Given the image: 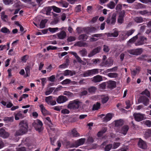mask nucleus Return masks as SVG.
<instances>
[{"label":"nucleus","instance_id":"obj_34","mask_svg":"<svg viewBox=\"0 0 151 151\" xmlns=\"http://www.w3.org/2000/svg\"><path fill=\"white\" fill-rule=\"evenodd\" d=\"M3 120L7 123L11 122H13L14 120V117L13 116L6 117L4 118Z\"/></svg>","mask_w":151,"mask_h":151},{"label":"nucleus","instance_id":"obj_44","mask_svg":"<svg viewBox=\"0 0 151 151\" xmlns=\"http://www.w3.org/2000/svg\"><path fill=\"white\" fill-rule=\"evenodd\" d=\"M134 21L137 23H140L143 22V18L141 17H136L134 19Z\"/></svg>","mask_w":151,"mask_h":151},{"label":"nucleus","instance_id":"obj_59","mask_svg":"<svg viewBox=\"0 0 151 151\" xmlns=\"http://www.w3.org/2000/svg\"><path fill=\"white\" fill-rule=\"evenodd\" d=\"M70 80L69 79H67L63 81L62 82L61 84L63 85H65L68 84L70 82Z\"/></svg>","mask_w":151,"mask_h":151},{"label":"nucleus","instance_id":"obj_21","mask_svg":"<svg viewBox=\"0 0 151 151\" xmlns=\"http://www.w3.org/2000/svg\"><path fill=\"white\" fill-rule=\"evenodd\" d=\"M68 135L73 137H76L80 136L79 134L77 132L76 129H73L68 132Z\"/></svg>","mask_w":151,"mask_h":151},{"label":"nucleus","instance_id":"obj_32","mask_svg":"<svg viewBox=\"0 0 151 151\" xmlns=\"http://www.w3.org/2000/svg\"><path fill=\"white\" fill-rule=\"evenodd\" d=\"M88 37L86 34H82L79 36V40L85 41L87 39Z\"/></svg>","mask_w":151,"mask_h":151},{"label":"nucleus","instance_id":"obj_6","mask_svg":"<svg viewBox=\"0 0 151 151\" xmlns=\"http://www.w3.org/2000/svg\"><path fill=\"white\" fill-rule=\"evenodd\" d=\"M113 63V60L111 58H109L106 60L101 63L100 65L101 67H109L112 65Z\"/></svg>","mask_w":151,"mask_h":151},{"label":"nucleus","instance_id":"obj_53","mask_svg":"<svg viewBox=\"0 0 151 151\" xmlns=\"http://www.w3.org/2000/svg\"><path fill=\"white\" fill-rule=\"evenodd\" d=\"M107 96H103L101 98V102L103 104L106 103L109 99Z\"/></svg>","mask_w":151,"mask_h":151},{"label":"nucleus","instance_id":"obj_39","mask_svg":"<svg viewBox=\"0 0 151 151\" xmlns=\"http://www.w3.org/2000/svg\"><path fill=\"white\" fill-rule=\"evenodd\" d=\"M148 58V56L146 55H142L138 58V59L140 60H145L147 62Z\"/></svg>","mask_w":151,"mask_h":151},{"label":"nucleus","instance_id":"obj_15","mask_svg":"<svg viewBox=\"0 0 151 151\" xmlns=\"http://www.w3.org/2000/svg\"><path fill=\"white\" fill-rule=\"evenodd\" d=\"M9 135V133L6 132L5 130L2 128L0 129V136L4 138H7Z\"/></svg>","mask_w":151,"mask_h":151},{"label":"nucleus","instance_id":"obj_57","mask_svg":"<svg viewBox=\"0 0 151 151\" xmlns=\"http://www.w3.org/2000/svg\"><path fill=\"white\" fill-rule=\"evenodd\" d=\"M110 50V49L109 46L106 45H104L103 46V50L106 52H109Z\"/></svg>","mask_w":151,"mask_h":151},{"label":"nucleus","instance_id":"obj_26","mask_svg":"<svg viewBox=\"0 0 151 151\" xmlns=\"http://www.w3.org/2000/svg\"><path fill=\"white\" fill-rule=\"evenodd\" d=\"M74 45L80 47H87L88 46L87 44V43L82 41L77 42Z\"/></svg>","mask_w":151,"mask_h":151},{"label":"nucleus","instance_id":"obj_30","mask_svg":"<svg viewBox=\"0 0 151 151\" xmlns=\"http://www.w3.org/2000/svg\"><path fill=\"white\" fill-rule=\"evenodd\" d=\"M78 53L82 57L85 56L87 55V51L85 48H83L82 50H80Z\"/></svg>","mask_w":151,"mask_h":151},{"label":"nucleus","instance_id":"obj_43","mask_svg":"<svg viewBox=\"0 0 151 151\" xmlns=\"http://www.w3.org/2000/svg\"><path fill=\"white\" fill-rule=\"evenodd\" d=\"M139 71V68H135V69L131 71V74L132 76L134 77L136 74L138 73Z\"/></svg>","mask_w":151,"mask_h":151},{"label":"nucleus","instance_id":"obj_14","mask_svg":"<svg viewBox=\"0 0 151 151\" xmlns=\"http://www.w3.org/2000/svg\"><path fill=\"white\" fill-rule=\"evenodd\" d=\"M107 34L108 37H116L118 35L119 33L117 29L115 28L113 29L112 33H108Z\"/></svg>","mask_w":151,"mask_h":151},{"label":"nucleus","instance_id":"obj_2","mask_svg":"<svg viewBox=\"0 0 151 151\" xmlns=\"http://www.w3.org/2000/svg\"><path fill=\"white\" fill-rule=\"evenodd\" d=\"M28 128V124L27 121L22 120L19 123V129L15 133L16 137L23 135L27 132Z\"/></svg>","mask_w":151,"mask_h":151},{"label":"nucleus","instance_id":"obj_41","mask_svg":"<svg viewBox=\"0 0 151 151\" xmlns=\"http://www.w3.org/2000/svg\"><path fill=\"white\" fill-rule=\"evenodd\" d=\"M107 76L111 78H116L118 77V74L116 73H108Z\"/></svg>","mask_w":151,"mask_h":151},{"label":"nucleus","instance_id":"obj_25","mask_svg":"<svg viewBox=\"0 0 151 151\" xmlns=\"http://www.w3.org/2000/svg\"><path fill=\"white\" fill-rule=\"evenodd\" d=\"M107 130V128L106 127H103L99 131L97 134V135L98 137H101L105 133Z\"/></svg>","mask_w":151,"mask_h":151},{"label":"nucleus","instance_id":"obj_16","mask_svg":"<svg viewBox=\"0 0 151 151\" xmlns=\"http://www.w3.org/2000/svg\"><path fill=\"white\" fill-rule=\"evenodd\" d=\"M68 100L67 97L63 96H59L57 99L58 103H63Z\"/></svg>","mask_w":151,"mask_h":151},{"label":"nucleus","instance_id":"obj_55","mask_svg":"<svg viewBox=\"0 0 151 151\" xmlns=\"http://www.w3.org/2000/svg\"><path fill=\"white\" fill-rule=\"evenodd\" d=\"M135 30L134 29H131L128 31H126V34H125L127 35V37H129V36L131 35L134 32Z\"/></svg>","mask_w":151,"mask_h":151},{"label":"nucleus","instance_id":"obj_62","mask_svg":"<svg viewBox=\"0 0 151 151\" xmlns=\"http://www.w3.org/2000/svg\"><path fill=\"white\" fill-rule=\"evenodd\" d=\"M49 31L52 32V33H54L57 31L58 29V28L57 27L56 28H49Z\"/></svg>","mask_w":151,"mask_h":151},{"label":"nucleus","instance_id":"obj_10","mask_svg":"<svg viewBox=\"0 0 151 151\" xmlns=\"http://www.w3.org/2000/svg\"><path fill=\"white\" fill-rule=\"evenodd\" d=\"M133 116L135 120L136 121L139 122L144 119L145 115L142 114L135 113L133 114Z\"/></svg>","mask_w":151,"mask_h":151},{"label":"nucleus","instance_id":"obj_37","mask_svg":"<svg viewBox=\"0 0 151 151\" xmlns=\"http://www.w3.org/2000/svg\"><path fill=\"white\" fill-rule=\"evenodd\" d=\"M1 19L4 21L6 22L8 21V16L5 14L4 12H2L1 13Z\"/></svg>","mask_w":151,"mask_h":151},{"label":"nucleus","instance_id":"obj_40","mask_svg":"<svg viewBox=\"0 0 151 151\" xmlns=\"http://www.w3.org/2000/svg\"><path fill=\"white\" fill-rule=\"evenodd\" d=\"M100 103L97 102L93 105L92 110L93 111L97 110L100 108Z\"/></svg>","mask_w":151,"mask_h":151},{"label":"nucleus","instance_id":"obj_27","mask_svg":"<svg viewBox=\"0 0 151 151\" xmlns=\"http://www.w3.org/2000/svg\"><path fill=\"white\" fill-rule=\"evenodd\" d=\"M112 117V115L111 113L107 114L105 117L103 118V121L104 122H107L110 121Z\"/></svg>","mask_w":151,"mask_h":151},{"label":"nucleus","instance_id":"obj_50","mask_svg":"<svg viewBox=\"0 0 151 151\" xmlns=\"http://www.w3.org/2000/svg\"><path fill=\"white\" fill-rule=\"evenodd\" d=\"M52 99V97L50 96L45 97V101L47 104H49Z\"/></svg>","mask_w":151,"mask_h":151},{"label":"nucleus","instance_id":"obj_4","mask_svg":"<svg viewBox=\"0 0 151 151\" xmlns=\"http://www.w3.org/2000/svg\"><path fill=\"white\" fill-rule=\"evenodd\" d=\"M100 72H102L103 70L98 69H94L91 70H88L85 71L83 74L80 75L82 77H88L97 74L99 73V70Z\"/></svg>","mask_w":151,"mask_h":151},{"label":"nucleus","instance_id":"obj_3","mask_svg":"<svg viewBox=\"0 0 151 151\" xmlns=\"http://www.w3.org/2000/svg\"><path fill=\"white\" fill-rule=\"evenodd\" d=\"M81 103V102L78 99H75L70 102L68 106V107L71 109H77L80 106Z\"/></svg>","mask_w":151,"mask_h":151},{"label":"nucleus","instance_id":"obj_29","mask_svg":"<svg viewBox=\"0 0 151 151\" xmlns=\"http://www.w3.org/2000/svg\"><path fill=\"white\" fill-rule=\"evenodd\" d=\"M115 122V126L116 127H118L122 126L124 124L123 121L121 119L116 120Z\"/></svg>","mask_w":151,"mask_h":151},{"label":"nucleus","instance_id":"obj_1","mask_svg":"<svg viewBox=\"0 0 151 151\" xmlns=\"http://www.w3.org/2000/svg\"><path fill=\"white\" fill-rule=\"evenodd\" d=\"M140 33H139L137 35L134 36L128 41V42L131 43H134L136 46L141 45L145 43L147 39L144 36H139Z\"/></svg>","mask_w":151,"mask_h":151},{"label":"nucleus","instance_id":"obj_61","mask_svg":"<svg viewBox=\"0 0 151 151\" xmlns=\"http://www.w3.org/2000/svg\"><path fill=\"white\" fill-rule=\"evenodd\" d=\"M63 94L66 95L68 96L71 97L73 96V94L68 91H65L64 92Z\"/></svg>","mask_w":151,"mask_h":151},{"label":"nucleus","instance_id":"obj_35","mask_svg":"<svg viewBox=\"0 0 151 151\" xmlns=\"http://www.w3.org/2000/svg\"><path fill=\"white\" fill-rule=\"evenodd\" d=\"M86 27L82 28L81 27H78L76 29L77 32L78 33V34H80L81 33H83V32H84L86 33Z\"/></svg>","mask_w":151,"mask_h":151},{"label":"nucleus","instance_id":"obj_38","mask_svg":"<svg viewBox=\"0 0 151 151\" xmlns=\"http://www.w3.org/2000/svg\"><path fill=\"white\" fill-rule=\"evenodd\" d=\"M45 13L47 15H49L50 14L51 11L52 10L51 6H49L45 8Z\"/></svg>","mask_w":151,"mask_h":151},{"label":"nucleus","instance_id":"obj_64","mask_svg":"<svg viewBox=\"0 0 151 151\" xmlns=\"http://www.w3.org/2000/svg\"><path fill=\"white\" fill-rule=\"evenodd\" d=\"M106 86V83L104 82L99 85V88L100 89H104L105 88Z\"/></svg>","mask_w":151,"mask_h":151},{"label":"nucleus","instance_id":"obj_33","mask_svg":"<svg viewBox=\"0 0 151 151\" xmlns=\"http://www.w3.org/2000/svg\"><path fill=\"white\" fill-rule=\"evenodd\" d=\"M88 92L90 93L93 94L97 90V88L94 86H91L89 87L88 89Z\"/></svg>","mask_w":151,"mask_h":151},{"label":"nucleus","instance_id":"obj_48","mask_svg":"<svg viewBox=\"0 0 151 151\" xmlns=\"http://www.w3.org/2000/svg\"><path fill=\"white\" fill-rule=\"evenodd\" d=\"M1 32L9 34L10 33V31L6 27H3L1 29Z\"/></svg>","mask_w":151,"mask_h":151},{"label":"nucleus","instance_id":"obj_8","mask_svg":"<svg viewBox=\"0 0 151 151\" xmlns=\"http://www.w3.org/2000/svg\"><path fill=\"white\" fill-rule=\"evenodd\" d=\"M116 14L113 13L111 17L109 16L108 17L106 22L109 24L114 25L116 21Z\"/></svg>","mask_w":151,"mask_h":151},{"label":"nucleus","instance_id":"obj_47","mask_svg":"<svg viewBox=\"0 0 151 151\" xmlns=\"http://www.w3.org/2000/svg\"><path fill=\"white\" fill-rule=\"evenodd\" d=\"M25 70L26 73V77L29 76L30 73V67L29 66H27L25 68Z\"/></svg>","mask_w":151,"mask_h":151},{"label":"nucleus","instance_id":"obj_42","mask_svg":"<svg viewBox=\"0 0 151 151\" xmlns=\"http://www.w3.org/2000/svg\"><path fill=\"white\" fill-rule=\"evenodd\" d=\"M47 22V19H44V20H42L40 24V28H43L45 27V24Z\"/></svg>","mask_w":151,"mask_h":151},{"label":"nucleus","instance_id":"obj_24","mask_svg":"<svg viewBox=\"0 0 151 151\" xmlns=\"http://www.w3.org/2000/svg\"><path fill=\"white\" fill-rule=\"evenodd\" d=\"M66 36V33L64 31H62L58 34V37L60 39H63Z\"/></svg>","mask_w":151,"mask_h":151},{"label":"nucleus","instance_id":"obj_51","mask_svg":"<svg viewBox=\"0 0 151 151\" xmlns=\"http://www.w3.org/2000/svg\"><path fill=\"white\" fill-rule=\"evenodd\" d=\"M122 5L121 4H118L115 8V9L116 10V12H119L120 11H121V10L122 9Z\"/></svg>","mask_w":151,"mask_h":151},{"label":"nucleus","instance_id":"obj_54","mask_svg":"<svg viewBox=\"0 0 151 151\" xmlns=\"http://www.w3.org/2000/svg\"><path fill=\"white\" fill-rule=\"evenodd\" d=\"M120 145V143L119 142H114L113 143L112 149H114L118 148Z\"/></svg>","mask_w":151,"mask_h":151},{"label":"nucleus","instance_id":"obj_13","mask_svg":"<svg viewBox=\"0 0 151 151\" xmlns=\"http://www.w3.org/2000/svg\"><path fill=\"white\" fill-rule=\"evenodd\" d=\"M138 145L139 147L142 149H145L147 147L146 142L141 139H139Z\"/></svg>","mask_w":151,"mask_h":151},{"label":"nucleus","instance_id":"obj_49","mask_svg":"<svg viewBox=\"0 0 151 151\" xmlns=\"http://www.w3.org/2000/svg\"><path fill=\"white\" fill-rule=\"evenodd\" d=\"M51 7L52 9H53L55 12L58 13L60 12L61 11L60 9L54 6H52Z\"/></svg>","mask_w":151,"mask_h":151},{"label":"nucleus","instance_id":"obj_60","mask_svg":"<svg viewBox=\"0 0 151 151\" xmlns=\"http://www.w3.org/2000/svg\"><path fill=\"white\" fill-rule=\"evenodd\" d=\"M125 104L127 106L125 107V108L128 109L130 108L131 106L130 102L129 100H127L126 101Z\"/></svg>","mask_w":151,"mask_h":151},{"label":"nucleus","instance_id":"obj_11","mask_svg":"<svg viewBox=\"0 0 151 151\" xmlns=\"http://www.w3.org/2000/svg\"><path fill=\"white\" fill-rule=\"evenodd\" d=\"M149 99L145 96H141L138 101L139 103H142L146 106L149 104Z\"/></svg>","mask_w":151,"mask_h":151},{"label":"nucleus","instance_id":"obj_5","mask_svg":"<svg viewBox=\"0 0 151 151\" xmlns=\"http://www.w3.org/2000/svg\"><path fill=\"white\" fill-rule=\"evenodd\" d=\"M32 125L36 130L39 132H41L43 129V123L39 119H37L35 120L33 123Z\"/></svg>","mask_w":151,"mask_h":151},{"label":"nucleus","instance_id":"obj_56","mask_svg":"<svg viewBox=\"0 0 151 151\" xmlns=\"http://www.w3.org/2000/svg\"><path fill=\"white\" fill-rule=\"evenodd\" d=\"M119 17L124 18L125 17V12L124 10H122L119 12Z\"/></svg>","mask_w":151,"mask_h":151},{"label":"nucleus","instance_id":"obj_19","mask_svg":"<svg viewBox=\"0 0 151 151\" xmlns=\"http://www.w3.org/2000/svg\"><path fill=\"white\" fill-rule=\"evenodd\" d=\"M76 74V72L73 70H67L63 72V74L65 76H72Z\"/></svg>","mask_w":151,"mask_h":151},{"label":"nucleus","instance_id":"obj_20","mask_svg":"<svg viewBox=\"0 0 151 151\" xmlns=\"http://www.w3.org/2000/svg\"><path fill=\"white\" fill-rule=\"evenodd\" d=\"M129 129V127L127 125H124L120 131L119 133L123 134L124 135H125Z\"/></svg>","mask_w":151,"mask_h":151},{"label":"nucleus","instance_id":"obj_7","mask_svg":"<svg viewBox=\"0 0 151 151\" xmlns=\"http://www.w3.org/2000/svg\"><path fill=\"white\" fill-rule=\"evenodd\" d=\"M86 141L85 138H81L76 141L70 145L71 147H77L79 146L83 145Z\"/></svg>","mask_w":151,"mask_h":151},{"label":"nucleus","instance_id":"obj_12","mask_svg":"<svg viewBox=\"0 0 151 151\" xmlns=\"http://www.w3.org/2000/svg\"><path fill=\"white\" fill-rule=\"evenodd\" d=\"M99 29L98 27H86L85 29L86 33L89 34L92 32H97Z\"/></svg>","mask_w":151,"mask_h":151},{"label":"nucleus","instance_id":"obj_18","mask_svg":"<svg viewBox=\"0 0 151 151\" xmlns=\"http://www.w3.org/2000/svg\"><path fill=\"white\" fill-rule=\"evenodd\" d=\"M107 143V142L106 141L104 142L101 145V146L102 147H104V146H105V147L104 148L105 151H109L111 148H112V145L111 144H109L106 145Z\"/></svg>","mask_w":151,"mask_h":151},{"label":"nucleus","instance_id":"obj_22","mask_svg":"<svg viewBox=\"0 0 151 151\" xmlns=\"http://www.w3.org/2000/svg\"><path fill=\"white\" fill-rule=\"evenodd\" d=\"M103 80L102 77L100 75H97L94 76L92 80V81L94 83L100 82Z\"/></svg>","mask_w":151,"mask_h":151},{"label":"nucleus","instance_id":"obj_31","mask_svg":"<svg viewBox=\"0 0 151 151\" xmlns=\"http://www.w3.org/2000/svg\"><path fill=\"white\" fill-rule=\"evenodd\" d=\"M69 60L68 59H66L65 63L60 65L59 66V68H67L69 65Z\"/></svg>","mask_w":151,"mask_h":151},{"label":"nucleus","instance_id":"obj_58","mask_svg":"<svg viewBox=\"0 0 151 151\" xmlns=\"http://www.w3.org/2000/svg\"><path fill=\"white\" fill-rule=\"evenodd\" d=\"M55 79V75H52L50 77L48 78V80L51 82H54Z\"/></svg>","mask_w":151,"mask_h":151},{"label":"nucleus","instance_id":"obj_17","mask_svg":"<svg viewBox=\"0 0 151 151\" xmlns=\"http://www.w3.org/2000/svg\"><path fill=\"white\" fill-rule=\"evenodd\" d=\"M101 50V47H98L93 50L88 55V56L90 58L92 57L96 53L99 52Z\"/></svg>","mask_w":151,"mask_h":151},{"label":"nucleus","instance_id":"obj_46","mask_svg":"<svg viewBox=\"0 0 151 151\" xmlns=\"http://www.w3.org/2000/svg\"><path fill=\"white\" fill-rule=\"evenodd\" d=\"M141 94L142 95H145L148 97H149L150 96V92L147 89H146L144 91H143Z\"/></svg>","mask_w":151,"mask_h":151},{"label":"nucleus","instance_id":"obj_9","mask_svg":"<svg viewBox=\"0 0 151 151\" xmlns=\"http://www.w3.org/2000/svg\"><path fill=\"white\" fill-rule=\"evenodd\" d=\"M127 52L131 55H140L142 53V48H137L129 50Z\"/></svg>","mask_w":151,"mask_h":151},{"label":"nucleus","instance_id":"obj_45","mask_svg":"<svg viewBox=\"0 0 151 151\" xmlns=\"http://www.w3.org/2000/svg\"><path fill=\"white\" fill-rule=\"evenodd\" d=\"M150 137H151V129L146 132L144 134V137L146 139Z\"/></svg>","mask_w":151,"mask_h":151},{"label":"nucleus","instance_id":"obj_36","mask_svg":"<svg viewBox=\"0 0 151 151\" xmlns=\"http://www.w3.org/2000/svg\"><path fill=\"white\" fill-rule=\"evenodd\" d=\"M116 5V4L113 2L111 1L107 4V7L111 9H114Z\"/></svg>","mask_w":151,"mask_h":151},{"label":"nucleus","instance_id":"obj_63","mask_svg":"<svg viewBox=\"0 0 151 151\" xmlns=\"http://www.w3.org/2000/svg\"><path fill=\"white\" fill-rule=\"evenodd\" d=\"M144 124L147 127H151V121L150 120H146L144 121Z\"/></svg>","mask_w":151,"mask_h":151},{"label":"nucleus","instance_id":"obj_52","mask_svg":"<svg viewBox=\"0 0 151 151\" xmlns=\"http://www.w3.org/2000/svg\"><path fill=\"white\" fill-rule=\"evenodd\" d=\"M55 88L53 87L50 88L49 90L46 91L45 93L46 95H48L51 93L55 89Z\"/></svg>","mask_w":151,"mask_h":151},{"label":"nucleus","instance_id":"obj_28","mask_svg":"<svg viewBox=\"0 0 151 151\" xmlns=\"http://www.w3.org/2000/svg\"><path fill=\"white\" fill-rule=\"evenodd\" d=\"M40 107L43 115L45 116L48 114L47 111L45 109V107L44 106L43 104H41L40 106Z\"/></svg>","mask_w":151,"mask_h":151},{"label":"nucleus","instance_id":"obj_23","mask_svg":"<svg viewBox=\"0 0 151 151\" xmlns=\"http://www.w3.org/2000/svg\"><path fill=\"white\" fill-rule=\"evenodd\" d=\"M116 86L115 82L114 81H110L107 83V87L109 88L112 89Z\"/></svg>","mask_w":151,"mask_h":151}]
</instances>
